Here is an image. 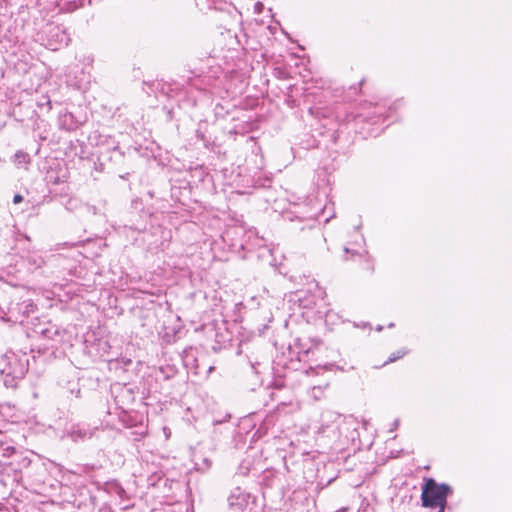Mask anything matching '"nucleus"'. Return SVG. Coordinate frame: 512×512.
I'll list each match as a JSON object with an SVG mask.
<instances>
[{"label": "nucleus", "instance_id": "1", "mask_svg": "<svg viewBox=\"0 0 512 512\" xmlns=\"http://www.w3.org/2000/svg\"><path fill=\"white\" fill-rule=\"evenodd\" d=\"M449 488L446 485H438L433 479L427 480L422 491L423 505L429 508L444 510L446 496Z\"/></svg>", "mask_w": 512, "mask_h": 512}, {"label": "nucleus", "instance_id": "2", "mask_svg": "<svg viewBox=\"0 0 512 512\" xmlns=\"http://www.w3.org/2000/svg\"><path fill=\"white\" fill-rule=\"evenodd\" d=\"M22 201V196L21 195H15L14 196V203L18 204Z\"/></svg>", "mask_w": 512, "mask_h": 512}]
</instances>
